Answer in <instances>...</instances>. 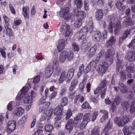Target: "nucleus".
<instances>
[{
    "label": "nucleus",
    "instance_id": "obj_1",
    "mask_svg": "<svg viewBox=\"0 0 135 135\" xmlns=\"http://www.w3.org/2000/svg\"><path fill=\"white\" fill-rule=\"evenodd\" d=\"M108 19L111 23L108 26V28L109 31L112 32L114 29L115 33L117 34L121 29L120 21L117 19V17L112 16H109Z\"/></svg>",
    "mask_w": 135,
    "mask_h": 135
},
{
    "label": "nucleus",
    "instance_id": "obj_2",
    "mask_svg": "<svg viewBox=\"0 0 135 135\" xmlns=\"http://www.w3.org/2000/svg\"><path fill=\"white\" fill-rule=\"evenodd\" d=\"M88 32V27H84L76 34L79 40L82 44L86 41L87 34Z\"/></svg>",
    "mask_w": 135,
    "mask_h": 135
},
{
    "label": "nucleus",
    "instance_id": "obj_3",
    "mask_svg": "<svg viewBox=\"0 0 135 135\" xmlns=\"http://www.w3.org/2000/svg\"><path fill=\"white\" fill-rule=\"evenodd\" d=\"M74 57V54L73 52L70 51L68 52L64 51L61 52L60 55L59 60L61 62L64 63L66 61L67 59V60L70 61Z\"/></svg>",
    "mask_w": 135,
    "mask_h": 135
},
{
    "label": "nucleus",
    "instance_id": "obj_4",
    "mask_svg": "<svg viewBox=\"0 0 135 135\" xmlns=\"http://www.w3.org/2000/svg\"><path fill=\"white\" fill-rule=\"evenodd\" d=\"M130 120L128 116H125L122 117H116L114 119V122L119 127H122L127 123Z\"/></svg>",
    "mask_w": 135,
    "mask_h": 135
},
{
    "label": "nucleus",
    "instance_id": "obj_5",
    "mask_svg": "<svg viewBox=\"0 0 135 135\" xmlns=\"http://www.w3.org/2000/svg\"><path fill=\"white\" fill-rule=\"evenodd\" d=\"M60 31L66 36H69L71 32L70 26L65 23H63L61 25Z\"/></svg>",
    "mask_w": 135,
    "mask_h": 135
},
{
    "label": "nucleus",
    "instance_id": "obj_6",
    "mask_svg": "<svg viewBox=\"0 0 135 135\" xmlns=\"http://www.w3.org/2000/svg\"><path fill=\"white\" fill-rule=\"evenodd\" d=\"M69 8L65 7L61 10L59 12V14L60 16L65 19L69 20L72 18V16L70 14L69 12Z\"/></svg>",
    "mask_w": 135,
    "mask_h": 135
},
{
    "label": "nucleus",
    "instance_id": "obj_7",
    "mask_svg": "<svg viewBox=\"0 0 135 135\" xmlns=\"http://www.w3.org/2000/svg\"><path fill=\"white\" fill-rule=\"evenodd\" d=\"M63 108L60 105L57 106L55 109L54 113L55 115H57L54 119L55 121H59L63 117V114L62 111Z\"/></svg>",
    "mask_w": 135,
    "mask_h": 135
},
{
    "label": "nucleus",
    "instance_id": "obj_8",
    "mask_svg": "<svg viewBox=\"0 0 135 135\" xmlns=\"http://www.w3.org/2000/svg\"><path fill=\"white\" fill-rule=\"evenodd\" d=\"M134 24V22L131 18L126 16L123 18L122 25L124 27H127L129 26L133 25Z\"/></svg>",
    "mask_w": 135,
    "mask_h": 135
},
{
    "label": "nucleus",
    "instance_id": "obj_9",
    "mask_svg": "<svg viewBox=\"0 0 135 135\" xmlns=\"http://www.w3.org/2000/svg\"><path fill=\"white\" fill-rule=\"evenodd\" d=\"M107 64L105 62H104L101 63L98 66V68L97 70L98 72L100 74L104 73L107 71L108 69Z\"/></svg>",
    "mask_w": 135,
    "mask_h": 135
},
{
    "label": "nucleus",
    "instance_id": "obj_10",
    "mask_svg": "<svg viewBox=\"0 0 135 135\" xmlns=\"http://www.w3.org/2000/svg\"><path fill=\"white\" fill-rule=\"evenodd\" d=\"M107 84L106 80H103L100 84V86L101 89V97L103 99L104 97L105 93L106 91V85Z\"/></svg>",
    "mask_w": 135,
    "mask_h": 135
},
{
    "label": "nucleus",
    "instance_id": "obj_11",
    "mask_svg": "<svg viewBox=\"0 0 135 135\" xmlns=\"http://www.w3.org/2000/svg\"><path fill=\"white\" fill-rule=\"evenodd\" d=\"M16 122L15 120L9 121L7 124V131L10 133L13 131L16 127Z\"/></svg>",
    "mask_w": 135,
    "mask_h": 135
},
{
    "label": "nucleus",
    "instance_id": "obj_12",
    "mask_svg": "<svg viewBox=\"0 0 135 135\" xmlns=\"http://www.w3.org/2000/svg\"><path fill=\"white\" fill-rule=\"evenodd\" d=\"M74 15L76 16L79 17L80 20H82V19L85 17L86 16V13L83 11H79L77 9H74Z\"/></svg>",
    "mask_w": 135,
    "mask_h": 135
},
{
    "label": "nucleus",
    "instance_id": "obj_13",
    "mask_svg": "<svg viewBox=\"0 0 135 135\" xmlns=\"http://www.w3.org/2000/svg\"><path fill=\"white\" fill-rule=\"evenodd\" d=\"M102 38L101 34L99 31H96L93 34L92 38L96 42L100 41Z\"/></svg>",
    "mask_w": 135,
    "mask_h": 135
},
{
    "label": "nucleus",
    "instance_id": "obj_14",
    "mask_svg": "<svg viewBox=\"0 0 135 135\" xmlns=\"http://www.w3.org/2000/svg\"><path fill=\"white\" fill-rule=\"evenodd\" d=\"M65 41L64 39H59L57 45V50L59 51L64 49L65 46Z\"/></svg>",
    "mask_w": 135,
    "mask_h": 135
},
{
    "label": "nucleus",
    "instance_id": "obj_15",
    "mask_svg": "<svg viewBox=\"0 0 135 135\" xmlns=\"http://www.w3.org/2000/svg\"><path fill=\"white\" fill-rule=\"evenodd\" d=\"M114 49L113 47H111L107 50L105 54V57L109 59L110 57H113L115 54Z\"/></svg>",
    "mask_w": 135,
    "mask_h": 135
},
{
    "label": "nucleus",
    "instance_id": "obj_16",
    "mask_svg": "<svg viewBox=\"0 0 135 135\" xmlns=\"http://www.w3.org/2000/svg\"><path fill=\"white\" fill-rule=\"evenodd\" d=\"M116 8L121 11H123L125 8L126 5L120 1H117L115 4Z\"/></svg>",
    "mask_w": 135,
    "mask_h": 135
},
{
    "label": "nucleus",
    "instance_id": "obj_17",
    "mask_svg": "<svg viewBox=\"0 0 135 135\" xmlns=\"http://www.w3.org/2000/svg\"><path fill=\"white\" fill-rule=\"evenodd\" d=\"M116 41V39L114 36H111L109 39L106 42V46L107 47L111 46L114 44Z\"/></svg>",
    "mask_w": 135,
    "mask_h": 135
},
{
    "label": "nucleus",
    "instance_id": "obj_18",
    "mask_svg": "<svg viewBox=\"0 0 135 135\" xmlns=\"http://www.w3.org/2000/svg\"><path fill=\"white\" fill-rule=\"evenodd\" d=\"M97 48V46L95 45H94L91 47L87 52V54L88 56L89 57H91L93 56L95 53Z\"/></svg>",
    "mask_w": 135,
    "mask_h": 135
},
{
    "label": "nucleus",
    "instance_id": "obj_19",
    "mask_svg": "<svg viewBox=\"0 0 135 135\" xmlns=\"http://www.w3.org/2000/svg\"><path fill=\"white\" fill-rule=\"evenodd\" d=\"M40 109L39 111L42 112L43 111L46 109L50 105V103L49 102H46L44 103L40 104Z\"/></svg>",
    "mask_w": 135,
    "mask_h": 135
},
{
    "label": "nucleus",
    "instance_id": "obj_20",
    "mask_svg": "<svg viewBox=\"0 0 135 135\" xmlns=\"http://www.w3.org/2000/svg\"><path fill=\"white\" fill-rule=\"evenodd\" d=\"M24 112V110L21 107L17 108L13 112L14 115L17 116H20Z\"/></svg>",
    "mask_w": 135,
    "mask_h": 135
},
{
    "label": "nucleus",
    "instance_id": "obj_21",
    "mask_svg": "<svg viewBox=\"0 0 135 135\" xmlns=\"http://www.w3.org/2000/svg\"><path fill=\"white\" fill-rule=\"evenodd\" d=\"M112 122L109 120L107 124L104 129V131L103 132H105V134L104 135H109L108 131L110 129L112 128Z\"/></svg>",
    "mask_w": 135,
    "mask_h": 135
},
{
    "label": "nucleus",
    "instance_id": "obj_22",
    "mask_svg": "<svg viewBox=\"0 0 135 135\" xmlns=\"http://www.w3.org/2000/svg\"><path fill=\"white\" fill-rule=\"evenodd\" d=\"M127 57L128 60L129 61H135V50L133 52H129L128 53Z\"/></svg>",
    "mask_w": 135,
    "mask_h": 135
},
{
    "label": "nucleus",
    "instance_id": "obj_23",
    "mask_svg": "<svg viewBox=\"0 0 135 135\" xmlns=\"http://www.w3.org/2000/svg\"><path fill=\"white\" fill-rule=\"evenodd\" d=\"M124 135H130L132 133V128L131 126H126L123 129Z\"/></svg>",
    "mask_w": 135,
    "mask_h": 135
},
{
    "label": "nucleus",
    "instance_id": "obj_24",
    "mask_svg": "<svg viewBox=\"0 0 135 135\" xmlns=\"http://www.w3.org/2000/svg\"><path fill=\"white\" fill-rule=\"evenodd\" d=\"M73 120L70 119H69L66 125V128L69 131H71L73 128Z\"/></svg>",
    "mask_w": 135,
    "mask_h": 135
},
{
    "label": "nucleus",
    "instance_id": "obj_25",
    "mask_svg": "<svg viewBox=\"0 0 135 135\" xmlns=\"http://www.w3.org/2000/svg\"><path fill=\"white\" fill-rule=\"evenodd\" d=\"M103 15L102 10V9L97 10L95 15L96 18L97 20H101L103 18Z\"/></svg>",
    "mask_w": 135,
    "mask_h": 135
},
{
    "label": "nucleus",
    "instance_id": "obj_26",
    "mask_svg": "<svg viewBox=\"0 0 135 135\" xmlns=\"http://www.w3.org/2000/svg\"><path fill=\"white\" fill-rule=\"evenodd\" d=\"M67 78L66 72L64 71H63L59 79V84L62 83Z\"/></svg>",
    "mask_w": 135,
    "mask_h": 135
},
{
    "label": "nucleus",
    "instance_id": "obj_27",
    "mask_svg": "<svg viewBox=\"0 0 135 135\" xmlns=\"http://www.w3.org/2000/svg\"><path fill=\"white\" fill-rule=\"evenodd\" d=\"M31 87V85L30 84H27L25 86H24L21 90V93L24 95L28 94H27L29 88Z\"/></svg>",
    "mask_w": 135,
    "mask_h": 135
},
{
    "label": "nucleus",
    "instance_id": "obj_28",
    "mask_svg": "<svg viewBox=\"0 0 135 135\" xmlns=\"http://www.w3.org/2000/svg\"><path fill=\"white\" fill-rule=\"evenodd\" d=\"M104 54L103 51V50H101L97 57L95 61L96 62H98L103 60Z\"/></svg>",
    "mask_w": 135,
    "mask_h": 135
},
{
    "label": "nucleus",
    "instance_id": "obj_29",
    "mask_svg": "<svg viewBox=\"0 0 135 135\" xmlns=\"http://www.w3.org/2000/svg\"><path fill=\"white\" fill-rule=\"evenodd\" d=\"M75 70L73 69H71L69 70L66 73L67 78L68 80H70L72 79L74 75V72Z\"/></svg>",
    "mask_w": 135,
    "mask_h": 135
},
{
    "label": "nucleus",
    "instance_id": "obj_30",
    "mask_svg": "<svg viewBox=\"0 0 135 135\" xmlns=\"http://www.w3.org/2000/svg\"><path fill=\"white\" fill-rule=\"evenodd\" d=\"M29 8L27 7H23L22 9V14L25 19H28L29 18V14L27 12L29 10Z\"/></svg>",
    "mask_w": 135,
    "mask_h": 135
},
{
    "label": "nucleus",
    "instance_id": "obj_31",
    "mask_svg": "<svg viewBox=\"0 0 135 135\" xmlns=\"http://www.w3.org/2000/svg\"><path fill=\"white\" fill-rule=\"evenodd\" d=\"M25 98L23 99L25 103H31L32 101V96L31 95H28V94L24 95Z\"/></svg>",
    "mask_w": 135,
    "mask_h": 135
},
{
    "label": "nucleus",
    "instance_id": "obj_32",
    "mask_svg": "<svg viewBox=\"0 0 135 135\" xmlns=\"http://www.w3.org/2000/svg\"><path fill=\"white\" fill-rule=\"evenodd\" d=\"M129 65L126 67V70L128 73H133L135 71V68L134 67L133 64H129Z\"/></svg>",
    "mask_w": 135,
    "mask_h": 135
},
{
    "label": "nucleus",
    "instance_id": "obj_33",
    "mask_svg": "<svg viewBox=\"0 0 135 135\" xmlns=\"http://www.w3.org/2000/svg\"><path fill=\"white\" fill-rule=\"evenodd\" d=\"M78 83V80L76 79H73L71 81V85L70 87V90L71 91H73Z\"/></svg>",
    "mask_w": 135,
    "mask_h": 135
},
{
    "label": "nucleus",
    "instance_id": "obj_34",
    "mask_svg": "<svg viewBox=\"0 0 135 135\" xmlns=\"http://www.w3.org/2000/svg\"><path fill=\"white\" fill-rule=\"evenodd\" d=\"M51 67H47L45 70V75L46 77L49 78L50 77L52 73L51 71Z\"/></svg>",
    "mask_w": 135,
    "mask_h": 135
},
{
    "label": "nucleus",
    "instance_id": "obj_35",
    "mask_svg": "<svg viewBox=\"0 0 135 135\" xmlns=\"http://www.w3.org/2000/svg\"><path fill=\"white\" fill-rule=\"evenodd\" d=\"M8 26H6L5 27V29L6 30V34L7 35H8L9 37L13 36L12 31L11 29L8 27Z\"/></svg>",
    "mask_w": 135,
    "mask_h": 135
},
{
    "label": "nucleus",
    "instance_id": "obj_36",
    "mask_svg": "<svg viewBox=\"0 0 135 135\" xmlns=\"http://www.w3.org/2000/svg\"><path fill=\"white\" fill-rule=\"evenodd\" d=\"M28 116L27 115H25L23 116L19 121V124L20 125H22L24 124L27 121Z\"/></svg>",
    "mask_w": 135,
    "mask_h": 135
},
{
    "label": "nucleus",
    "instance_id": "obj_37",
    "mask_svg": "<svg viewBox=\"0 0 135 135\" xmlns=\"http://www.w3.org/2000/svg\"><path fill=\"white\" fill-rule=\"evenodd\" d=\"M76 6L78 8H81L83 6V2L82 0H74Z\"/></svg>",
    "mask_w": 135,
    "mask_h": 135
},
{
    "label": "nucleus",
    "instance_id": "obj_38",
    "mask_svg": "<svg viewBox=\"0 0 135 135\" xmlns=\"http://www.w3.org/2000/svg\"><path fill=\"white\" fill-rule=\"evenodd\" d=\"M82 24V20L79 19L76 20L74 23V26L76 27H80Z\"/></svg>",
    "mask_w": 135,
    "mask_h": 135
},
{
    "label": "nucleus",
    "instance_id": "obj_39",
    "mask_svg": "<svg viewBox=\"0 0 135 135\" xmlns=\"http://www.w3.org/2000/svg\"><path fill=\"white\" fill-rule=\"evenodd\" d=\"M91 117V114L90 113H87L85 114L83 116V120L89 122Z\"/></svg>",
    "mask_w": 135,
    "mask_h": 135
},
{
    "label": "nucleus",
    "instance_id": "obj_40",
    "mask_svg": "<svg viewBox=\"0 0 135 135\" xmlns=\"http://www.w3.org/2000/svg\"><path fill=\"white\" fill-rule=\"evenodd\" d=\"M72 47L73 50L74 51L78 52L79 48L78 45L75 42H73L72 44Z\"/></svg>",
    "mask_w": 135,
    "mask_h": 135
},
{
    "label": "nucleus",
    "instance_id": "obj_41",
    "mask_svg": "<svg viewBox=\"0 0 135 135\" xmlns=\"http://www.w3.org/2000/svg\"><path fill=\"white\" fill-rule=\"evenodd\" d=\"M59 64L57 59H55L53 61V68L54 69L59 68Z\"/></svg>",
    "mask_w": 135,
    "mask_h": 135
},
{
    "label": "nucleus",
    "instance_id": "obj_42",
    "mask_svg": "<svg viewBox=\"0 0 135 135\" xmlns=\"http://www.w3.org/2000/svg\"><path fill=\"white\" fill-rule=\"evenodd\" d=\"M100 133V131L99 130V128H95L91 131L90 135H99Z\"/></svg>",
    "mask_w": 135,
    "mask_h": 135
},
{
    "label": "nucleus",
    "instance_id": "obj_43",
    "mask_svg": "<svg viewBox=\"0 0 135 135\" xmlns=\"http://www.w3.org/2000/svg\"><path fill=\"white\" fill-rule=\"evenodd\" d=\"M68 103V100L66 98H63L61 100L60 102L61 105L62 107L66 105Z\"/></svg>",
    "mask_w": 135,
    "mask_h": 135
},
{
    "label": "nucleus",
    "instance_id": "obj_44",
    "mask_svg": "<svg viewBox=\"0 0 135 135\" xmlns=\"http://www.w3.org/2000/svg\"><path fill=\"white\" fill-rule=\"evenodd\" d=\"M87 80L85 79L83 80L82 83H80L79 85V88L80 89L81 91H83L84 88H85V84Z\"/></svg>",
    "mask_w": 135,
    "mask_h": 135
},
{
    "label": "nucleus",
    "instance_id": "obj_45",
    "mask_svg": "<svg viewBox=\"0 0 135 135\" xmlns=\"http://www.w3.org/2000/svg\"><path fill=\"white\" fill-rule=\"evenodd\" d=\"M84 66L83 64H82L81 66L79 67V71L78 73V78H79L80 75L83 73L84 71Z\"/></svg>",
    "mask_w": 135,
    "mask_h": 135
},
{
    "label": "nucleus",
    "instance_id": "obj_46",
    "mask_svg": "<svg viewBox=\"0 0 135 135\" xmlns=\"http://www.w3.org/2000/svg\"><path fill=\"white\" fill-rule=\"evenodd\" d=\"M53 127L50 124H47L45 126V130L47 132H50L53 129Z\"/></svg>",
    "mask_w": 135,
    "mask_h": 135
},
{
    "label": "nucleus",
    "instance_id": "obj_47",
    "mask_svg": "<svg viewBox=\"0 0 135 135\" xmlns=\"http://www.w3.org/2000/svg\"><path fill=\"white\" fill-rule=\"evenodd\" d=\"M6 49L5 48H0V52L2 56L4 58H5L6 57V53L5 51Z\"/></svg>",
    "mask_w": 135,
    "mask_h": 135
},
{
    "label": "nucleus",
    "instance_id": "obj_48",
    "mask_svg": "<svg viewBox=\"0 0 135 135\" xmlns=\"http://www.w3.org/2000/svg\"><path fill=\"white\" fill-rule=\"evenodd\" d=\"M130 111L131 113H133L135 111V101L132 102L131 104Z\"/></svg>",
    "mask_w": 135,
    "mask_h": 135
},
{
    "label": "nucleus",
    "instance_id": "obj_49",
    "mask_svg": "<svg viewBox=\"0 0 135 135\" xmlns=\"http://www.w3.org/2000/svg\"><path fill=\"white\" fill-rule=\"evenodd\" d=\"M66 115V119H67L70 118L72 115V113L71 110L70 109H68L67 110Z\"/></svg>",
    "mask_w": 135,
    "mask_h": 135
},
{
    "label": "nucleus",
    "instance_id": "obj_50",
    "mask_svg": "<svg viewBox=\"0 0 135 135\" xmlns=\"http://www.w3.org/2000/svg\"><path fill=\"white\" fill-rule=\"evenodd\" d=\"M57 94V91H54L51 93L49 97V100L50 101L54 99L56 96Z\"/></svg>",
    "mask_w": 135,
    "mask_h": 135
},
{
    "label": "nucleus",
    "instance_id": "obj_51",
    "mask_svg": "<svg viewBox=\"0 0 135 135\" xmlns=\"http://www.w3.org/2000/svg\"><path fill=\"white\" fill-rule=\"evenodd\" d=\"M121 104L124 110H126L129 106L128 103L127 102H123Z\"/></svg>",
    "mask_w": 135,
    "mask_h": 135
},
{
    "label": "nucleus",
    "instance_id": "obj_52",
    "mask_svg": "<svg viewBox=\"0 0 135 135\" xmlns=\"http://www.w3.org/2000/svg\"><path fill=\"white\" fill-rule=\"evenodd\" d=\"M130 33L129 30L128 29L127 30L124 31L122 37L124 39H125L130 34Z\"/></svg>",
    "mask_w": 135,
    "mask_h": 135
},
{
    "label": "nucleus",
    "instance_id": "obj_53",
    "mask_svg": "<svg viewBox=\"0 0 135 135\" xmlns=\"http://www.w3.org/2000/svg\"><path fill=\"white\" fill-rule=\"evenodd\" d=\"M98 112L97 111L95 112L92 115V121L93 122L97 118L98 115Z\"/></svg>",
    "mask_w": 135,
    "mask_h": 135
},
{
    "label": "nucleus",
    "instance_id": "obj_54",
    "mask_svg": "<svg viewBox=\"0 0 135 135\" xmlns=\"http://www.w3.org/2000/svg\"><path fill=\"white\" fill-rule=\"evenodd\" d=\"M83 116V114L81 113L79 114L74 118V120L80 121Z\"/></svg>",
    "mask_w": 135,
    "mask_h": 135
},
{
    "label": "nucleus",
    "instance_id": "obj_55",
    "mask_svg": "<svg viewBox=\"0 0 135 135\" xmlns=\"http://www.w3.org/2000/svg\"><path fill=\"white\" fill-rule=\"evenodd\" d=\"M88 122L85 120H83V121L82 122L80 125V128L81 129H83L86 127Z\"/></svg>",
    "mask_w": 135,
    "mask_h": 135
},
{
    "label": "nucleus",
    "instance_id": "obj_56",
    "mask_svg": "<svg viewBox=\"0 0 135 135\" xmlns=\"http://www.w3.org/2000/svg\"><path fill=\"white\" fill-rule=\"evenodd\" d=\"M55 70V72L54 73L55 76H58L61 71V69L59 68L54 69Z\"/></svg>",
    "mask_w": 135,
    "mask_h": 135
},
{
    "label": "nucleus",
    "instance_id": "obj_57",
    "mask_svg": "<svg viewBox=\"0 0 135 135\" xmlns=\"http://www.w3.org/2000/svg\"><path fill=\"white\" fill-rule=\"evenodd\" d=\"M82 108L84 109H86L88 108L90 109L91 108L89 106V103H88L85 102L82 105Z\"/></svg>",
    "mask_w": 135,
    "mask_h": 135
},
{
    "label": "nucleus",
    "instance_id": "obj_58",
    "mask_svg": "<svg viewBox=\"0 0 135 135\" xmlns=\"http://www.w3.org/2000/svg\"><path fill=\"white\" fill-rule=\"evenodd\" d=\"M92 63H90L88 65L85 69L84 70V72L85 73H88V71L92 69V68H91L90 66L92 64Z\"/></svg>",
    "mask_w": 135,
    "mask_h": 135
},
{
    "label": "nucleus",
    "instance_id": "obj_59",
    "mask_svg": "<svg viewBox=\"0 0 135 135\" xmlns=\"http://www.w3.org/2000/svg\"><path fill=\"white\" fill-rule=\"evenodd\" d=\"M3 17L5 21L6 26H8L9 24L8 21H9V20L8 18L6 15H3Z\"/></svg>",
    "mask_w": 135,
    "mask_h": 135
},
{
    "label": "nucleus",
    "instance_id": "obj_60",
    "mask_svg": "<svg viewBox=\"0 0 135 135\" xmlns=\"http://www.w3.org/2000/svg\"><path fill=\"white\" fill-rule=\"evenodd\" d=\"M66 90L67 88L66 87H63L60 91V95L61 96H62L65 94L66 93Z\"/></svg>",
    "mask_w": 135,
    "mask_h": 135
},
{
    "label": "nucleus",
    "instance_id": "obj_61",
    "mask_svg": "<svg viewBox=\"0 0 135 135\" xmlns=\"http://www.w3.org/2000/svg\"><path fill=\"white\" fill-rule=\"evenodd\" d=\"M40 81V77L38 76L36 77L33 79V82L35 84L38 83Z\"/></svg>",
    "mask_w": 135,
    "mask_h": 135
},
{
    "label": "nucleus",
    "instance_id": "obj_62",
    "mask_svg": "<svg viewBox=\"0 0 135 135\" xmlns=\"http://www.w3.org/2000/svg\"><path fill=\"white\" fill-rule=\"evenodd\" d=\"M77 98L78 99V101L81 103L83 102L84 100V97L80 95L77 96Z\"/></svg>",
    "mask_w": 135,
    "mask_h": 135
},
{
    "label": "nucleus",
    "instance_id": "obj_63",
    "mask_svg": "<svg viewBox=\"0 0 135 135\" xmlns=\"http://www.w3.org/2000/svg\"><path fill=\"white\" fill-rule=\"evenodd\" d=\"M100 112L103 114L102 116H108V112L105 110H101Z\"/></svg>",
    "mask_w": 135,
    "mask_h": 135
},
{
    "label": "nucleus",
    "instance_id": "obj_64",
    "mask_svg": "<svg viewBox=\"0 0 135 135\" xmlns=\"http://www.w3.org/2000/svg\"><path fill=\"white\" fill-rule=\"evenodd\" d=\"M24 97V95L21 93V94H18L17 96L16 97V99L18 101L22 99Z\"/></svg>",
    "mask_w": 135,
    "mask_h": 135
}]
</instances>
